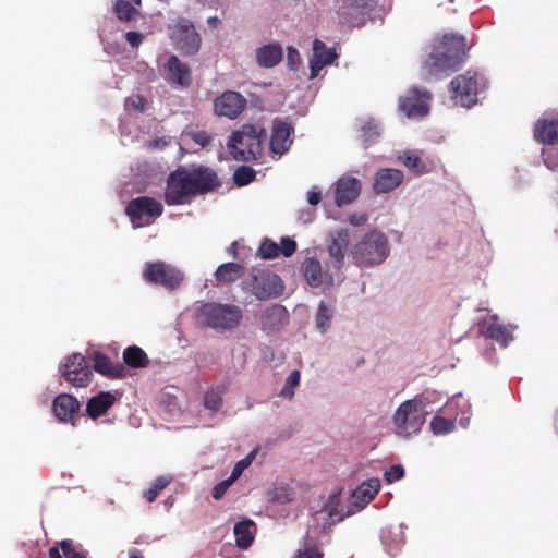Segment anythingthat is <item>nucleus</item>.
I'll return each mask as SVG.
<instances>
[{"instance_id": "f257e3e1", "label": "nucleus", "mask_w": 558, "mask_h": 558, "mask_svg": "<svg viewBox=\"0 0 558 558\" xmlns=\"http://www.w3.org/2000/svg\"><path fill=\"white\" fill-rule=\"evenodd\" d=\"M220 185L216 171L207 166H180L167 178L165 202L169 206L190 204L195 196L214 192Z\"/></svg>"}, {"instance_id": "f03ea898", "label": "nucleus", "mask_w": 558, "mask_h": 558, "mask_svg": "<svg viewBox=\"0 0 558 558\" xmlns=\"http://www.w3.org/2000/svg\"><path fill=\"white\" fill-rule=\"evenodd\" d=\"M266 137L267 132L264 126L258 124H244L240 130L232 132L227 147L234 160H257L263 155V145Z\"/></svg>"}, {"instance_id": "7ed1b4c3", "label": "nucleus", "mask_w": 558, "mask_h": 558, "mask_svg": "<svg viewBox=\"0 0 558 558\" xmlns=\"http://www.w3.org/2000/svg\"><path fill=\"white\" fill-rule=\"evenodd\" d=\"M389 254L386 235L377 230L366 233L352 248V257L359 266L381 264Z\"/></svg>"}, {"instance_id": "20e7f679", "label": "nucleus", "mask_w": 558, "mask_h": 558, "mask_svg": "<svg viewBox=\"0 0 558 558\" xmlns=\"http://www.w3.org/2000/svg\"><path fill=\"white\" fill-rule=\"evenodd\" d=\"M199 315L204 324L218 331L231 330L242 320V311L233 304L206 303L201 307Z\"/></svg>"}, {"instance_id": "39448f33", "label": "nucleus", "mask_w": 558, "mask_h": 558, "mask_svg": "<svg viewBox=\"0 0 558 558\" xmlns=\"http://www.w3.org/2000/svg\"><path fill=\"white\" fill-rule=\"evenodd\" d=\"M425 407L421 400L411 399L402 402L393 414L397 433L410 436L421 430L425 422Z\"/></svg>"}, {"instance_id": "423d86ee", "label": "nucleus", "mask_w": 558, "mask_h": 558, "mask_svg": "<svg viewBox=\"0 0 558 558\" xmlns=\"http://www.w3.org/2000/svg\"><path fill=\"white\" fill-rule=\"evenodd\" d=\"M244 284L258 300L276 299L284 291L281 278L268 269H254Z\"/></svg>"}, {"instance_id": "0eeeda50", "label": "nucleus", "mask_w": 558, "mask_h": 558, "mask_svg": "<svg viewBox=\"0 0 558 558\" xmlns=\"http://www.w3.org/2000/svg\"><path fill=\"white\" fill-rule=\"evenodd\" d=\"M485 87L484 78L472 71L460 74L450 82L452 97L457 102L466 108L477 102L480 90Z\"/></svg>"}, {"instance_id": "6e6552de", "label": "nucleus", "mask_w": 558, "mask_h": 558, "mask_svg": "<svg viewBox=\"0 0 558 558\" xmlns=\"http://www.w3.org/2000/svg\"><path fill=\"white\" fill-rule=\"evenodd\" d=\"M163 213V206L157 199L149 196H140L130 201L125 207L133 227L150 225Z\"/></svg>"}, {"instance_id": "1a4fd4ad", "label": "nucleus", "mask_w": 558, "mask_h": 558, "mask_svg": "<svg viewBox=\"0 0 558 558\" xmlns=\"http://www.w3.org/2000/svg\"><path fill=\"white\" fill-rule=\"evenodd\" d=\"M143 278L148 283L161 286L168 290H174L183 281L184 275L170 264L154 262L145 264Z\"/></svg>"}, {"instance_id": "9d476101", "label": "nucleus", "mask_w": 558, "mask_h": 558, "mask_svg": "<svg viewBox=\"0 0 558 558\" xmlns=\"http://www.w3.org/2000/svg\"><path fill=\"white\" fill-rule=\"evenodd\" d=\"M170 38L175 47L186 56H194L201 48L202 38L192 22L185 19L178 20L171 26Z\"/></svg>"}, {"instance_id": "9b49d317", "label": "nucleus", "mask_w": 558, "mask_h": 558, "mask_svg": "<svg viewBox=\"0 0 558 558\" xmlns=\"http://www.w3.org/2000/svg\"><path fill=\"white\" fill-rule=\"evenodd\" d=\"M61 377L74 387H87L92 381V372L81 353L69 355L60 367Z\"/></svg>"}, {"instance_id": "f8f14e48", "label": "nucleus", "mask_w": 558, "mask_h": 558, "mask_svg": "<svg viewBox=\"0 0 558 558\" xmlns=\"http://www.w3.org/2000/svg\"><path fill=\"white\" fill-rule=\"evenodd\" d=\"M366 0H337L336 11L343 24L361 26L366 19Z\"/></svg>"}, {"instance_id": "ddd939ff", "label": "nucleus", "mask_w": 558, "mask_h": 558, "mask_svg": "<svg viewBox=\"0 0 558 558\" xmlns=\"http://www.w3.org/2000/svg\"><path fill=\"white\" fill-rule=\"evenodd\" d=\"M423 66L428 76L439 77L448 71H457L461 68L457 57H450L438 46L425 59Z\"/></svg>"}, {"instance_id": "4468645a", "label": "nucleus", "mask_w": 558, "mask_h": 558, "mask_svg": "<svg viewBox=\"0 0 558 558\" xmlns=\"http://www.w3.org/2000/svg\"><path fill=\"white\" fill-rule=\"evenodd\" d=\"M430 94L426 90L412 88L409 95L400 99L399 109L408 117H424L428 113Z\"/></svg>"}, {"instance_id": "2eb2a0df", "label": "nucleus", "mask_w": 558, "mask_h": 558, "mask_svg": "<svg viewBox=\"0 0 558 558\" xmlns=\"http://www.w3.org/2000/svg\"><path fill=\"white\" fill-rule=\"evenodd\" d=\"M246 106V99L238 92L227 90L214 101V109L219 117L238 118Z\"/></svg>"}, {"instance_id": "dca6fc26", "label": "nucleus", "mask_w": 558, "mask_h": 558, "mask_svg": "<svg viewBox=\"0 0 558 558\" xmlns=\"http://www.w3.org/2000/svg\"><path fill=\"white\" fill-rule=\"evenodd\" d=\"M293 132L294 128L292 124L275 119L269 143L271 151L279 156L286 154L292 144L291 135Z\"/></svg>"}, {"instance_id": "f3484780", "label": "nucleus", "mask_w": 558, "mask_h": 558, "mask_svg": "<svg viewBox=\"0 0 558 558\" xmlns=\"http://www.w3.org/2000/svg\"><path fill=\"white\" fill-rule=\"evenodd\" d=\"M80 409V401L70 393H60L52 401V411L61 423H71L74 426Z\"/></svg>"}, {"instance_id": "a211bd4d", "label": "nucleus", "mask_w": 558, "mask_h": 558, "mask_svg": "<svg viewBox=\"0 0 558 558\" xmlns=\"http://www.w3.org/2000/svg\"><path fill=\"white\" fill-rule=\"evenodd\" d=\"M289 323V313L283 305L266 307L260 315L262 329L268 333L282 329Z\"/></svg>"}, {"instance_id": "6ab92c4d", "label": "nucleus", "mask_w": 558, "mask_h": 558, "mask_svg": "<svg viewBox=\"0 0 558 558\" xmlns=\"http://www.w3.org/2000/svg\"><path fill=\"white\" fill-rule=\"evenodd\" d=\"M89 360L94 362L93 368L98 374L111 379H121L125 376V366L121 363H112L109 356L99 351L89 354Z\"/></svg>"}, {"instance_id": "aec40b11", "label": "nucleus", "mask_w": 558, "mask_h": 558, "mask_svg": "<svg viewBox=\"0 0 558 558\" xmlns=\"http://www.w3.org/2000/svg\"><path fill=\"white\" fill-rule=\"evenodd\" d=\"M165 69L168 73V81L183 88H187L191 86L193 78L191 69L187 64L183 63L177 56H171L167 63L165 64Z\"/></svg>"}, {"instance_id": "412c9836", "label": "nucleus", "mask_w": 558, "mask_h": 558, "mask_svg": "<svg viewBox=\"0 0 558 558\" xmlns=\"http://www.w3.org/2000/svg\"><path fill=\"white\" fill-rule=\"evenodd\" d=\"M403 181V172L398 169L384 168L375 174L373 189L375 193H388L397 189Z\"/></svg>"}, {"instance_id": "4be33fe9", "label": "nucleus", "mask_w": 558, "mask_h": 558, "mask_svg": "<svg viewBox=\"0 0 558 558\" xmlns=\"http://www.w3.org/2000/svg\"><path fill=\"white\" fill-rule=\"evenodd\" d=\"M361 191V183L351 177L340 178L336 183L335 201L338 206L352 203Z\"/></svg>"}, {"instance_id": "5701e85b", "label": "nucleus", "mask_w": 558, "mask_h": 558, "mask_svg": "<svg viewBox=\"0 0 558 558\" xmlns=\"http://www.w3.org/2000/svg\"><path fill=\"white\" fill-rule=\"evenodd\" d=\"M350 242V233L347 229H339L330 233L328 253L337 267H341Z\"/></svg>"}, {"instance_id": "b1692460", "label": "nucleus", "mask_w": 558, "mask_h": 558, "mask_svg": "<svg viewBox=\"0 0 558 558\" xmlns=\"http://www.w3.org/2000/svg\"><path fill=\"white\" fill-rule=\"evenodd\" d=\"M117 398L110 391H101L92 397L86 403V415L92 420H97L114 404Z\"/></svg>"}, {"instance_id": "393cba45", "label": "nucleus", "mask_w": 558, "mask_h": 558, "mask_svg": "<svg viewBox=\"0 0 558 558\" xmlns=\"http://www.w3.org/2000/svg\"><path fill=\"white\" fill-rule=\"evenodd\" d=\"M438 47L445 52H448L450 57H457L458 63L462 65L466 57V43L464 36L446 34L441 38Z\"/></svg>"}, {"instance_id": "a878e982", "label": "nucleus", "mask_w": 558, "mask_h": 558, "mask_svg": "<svg viewBox=\"0 0 558 558\" xmlns=\"http://www.w3.org/2000/svg\"><path fill=\"white\" fill-rule=\"evenodd\" d=\"M534 137L542 144H558V119H539L534 128Z\"/></svg>"}, {"instance_id": "bb28decb", "label": "nucleus", "mask_w": 558, "mask_h": 558, "mask_svg": "<svg viewBox=\"0 0 558 558\" xmlns=\"http://www.w3.org/2000/svg\"><path fill=\"white\" fill-rule=\"evenodd\" d=\"M380 483L378 478H369L363 482L352 494L353 505L363 508L378 494Z\"/></svg>"}, {"instance_id": "cd10ccee", "label": "nucleus", "mask_w": 558, "mask_h": 558, "mask_svg": "<svg viewBox=\"0 0 558 558\" xmlns=\"http://www.w3.org/2000/svg\"><path fill=\"white\" fill-rule=\"evenodd\" d=\"M256 62L263 68H274L283 57L282 47L279 44H268L256 49Z\"/></svg>"}, {"instance_id": "c85d7f7f", "label": "nucleus", "mask_w": 558, "mask_h": 558, "mask_svg": "<svg viewBox=\"0 0 558 558\" xmlns=\"http://www.w3.org/2000/svg\"><path fill=\"white\" fill-rule=\"evenodd\" d=\"M339 506L340 493L331 494L320 510L328 513V519L323 523L324 530L329 529L333 524L342 521L345 517L350 515L349 511L347 513H341Z\"/></svg>"}, {"instance_id": "c756f323", "label": "nucleus", "mask_w": 558, "mask_h": 558, "mask_svg": "<svg viewBox=\"0 0 558 558\" xmlns=\"http://www.w3.org/2000/svg\"><path fill=\"white\" fill-rule=\"evenodd\" d=\"M483 333L486 338L493 339L504 347L512 339L511 331L508 327L498 323L497 315L490 316V323H487Z\"/></svg>"}, {"instance_id": "7c9ffc66", "label": "nucleus", "mask_w": 558, "mask_h": 558, "mask_svg": "<svg viewBox=\"0 0 558 558\" xmlns=\"http://www.w3.org/2000/svg\"><path fill=\"white\" fill-rule=\"evenodd\" d=\"M245 268L238 263H226L220 265L215 277L220 284H230L235 282L244 275Z\"/></svg>"}, {"instance_id": "2f4dec72", "label": "nucleus", "mask_w": 558, "mask_h": 558, "mask_svg": "<svg viewBox=\"0 0 558 558\" xmlns=\"http://www.w3.org/2000/svg\"><path fill=\"white\" fill-rule=\"evenodd\" d=\"M302 271L306 282L314 288L323 283V271L318 259L308 257L302 264Z\"/></svg>"}, {"instance_id": "473e14b6", "label": "nucleus", "mask_w": 558, "mask_h": 558, "mask_svg": "<svg viewBox=\"0 0 558 558\" xmlns=\"http://www.w3.org/2000/svg\"><path fill=\"white\" fill-rule=\"evenodd\" d=\"M149 364L147 354L137 345H130L123 351V365L131 368H142Z\"/></svg>"}, {"instance_id": "72a5a7b5", "label": "nucleus", "mask_w": 558, "mask_h": 558, "mask_svg": "<svg viewBox=\"0 0 558 558\" xmlns=\"http://www.w3.org/2000/svg\"><path fill=\"white\" fill-rule=\"evenodd\" d=\"M252 526H254L252 520H244L235 524V544L239 548L247 549L252 545L254 541V535L251 531Z\"/></svg>"}, {"instance_id": "f704fd0d", "label": "nucleus", "mask_w": 558, "mask_h": 558, "mask_svg": "<svg viewBox=\"0 0 558 558\" xmlns=\"http://www.w3.org/2000/svg\"><path fill=\"white\" fill-rule=\"evenodd\" d=\"M170 476H159L157 477L151 487L144 492L143 496L148 502H153L157 499L158 495L161 490H163L170 483Z\"/></svg>"}, {"instance_id": "c9c22d12", "label": "nucleus", "mask_w": 558, "mask_h": 558, "mask_svg": "<svg viewBox=\"0 0 558 558\" xmlns=\"http://www.w3.org/2000/svg\"><path fill=\"white\" fill-rule=\"evenodd\" d=\"M280 255V245L265 238L258 247L257 256L262 259H274Z\"/></svg>"}, {"instance_id": "e433bc0d", "label": "nucleus", "mask_w": 558, "mask_h": 558, "mask_svg": "<svg viewBox=\"0 0 558 558\" xmlns=\"http://www.w3.org/2000/svg\"><path fill=\"white\" fill-rule=\"evenodd\" d=\"M332 319V311L320 302L316 314V327L320 332H325L329 327Z\"/></svg>"}, {"instance_id": "4c0bfd02", "label": "nucleus", "mask_w": 558, "mask_h": 558, "mask_svg": "<svg viewBox=\"0 0 558 558\" xmlns=\"http://www.w3.org/2000/svg\"><path fill=\"white\" fill-rule=\"evenodd\" d=\"M256 172L248 166H240L233 174V182L238 186H244L255 180Z\"/></svg>"}, {"instance_id": "58836bf2", "label": "nucleus", "mask_w": 558, "mask_h": 558, "mask_svg": "<svg viewBox=\"0 0 558 558\" xmlns=\"http://www.w3.org/2000/svg\"><path fill=\"white\" fill-rule=\"evenodd\" d=\"M403 165L415 174H423L427 172L426 165L412 151L404 153Z\"/></svg>"}, {"instance_id": "ea45409f", "label": "nucleus", "mask_w": 558, "mask_h": 558, "mask_svg": "<svg viewBox=\"0 0 558 558\" xmlns=\"http://www.w3.org/2000/svg\"><path fill=\"white\" fill-rule=\"evenodd\" d=\"M114 12L117 17L121 21H131L136 14L137 10L129 1L118 0L114 4Z\"/></svg>"}, {"instance_id": "a19ab883", "label": "nucleus", "mask_w": 558, "mask_h": 558, "mask_svg": "<svg viewBox=\"0 0 558 558\" xmlns=\"http://www.w3.org/2000/svg\"><path fill=\"white\" fill-rule=\"evenodd\" d=\"M301 374L299 371H292L286 379L284 386L280 391V396L286 399H292L294 396V388L300 384Z\"/></svg>"}, {"instance_id": "79ce46f5", "label": "nucleus", "mask_w": 558, "mask_h": 558, "mask_svg": "<svg viewBox=\"0 0 558 558\" xmlns=\"http://www.w3.org/2000/svg\"><path fill=\"white\" fill-rule=\"evenodd\" d=\"M454 428V424L452 421L447 420L442 416H434L430 422V429L434 434L440 435V434H447L452 432Z\"/></svg>"}, {"instance_id": "37998d69", "label": "nucleus", "mask_w": 558, "mask_h": 558, "mask_svg": "<svg viewBox=\"0 0 558 558\" xmlns=\"http://www.w3.org/2000/svg\"><path fill=\"white\" fill-rule=\"evenodd\" d=\"M313 51H314V57L317 58L320 61L326 59V57H330L331 58L330 59V64L337 58V54H336L335 50L327 48L325 43L319 40V39H315L314 40V43H313Z\"/></svg>"}, {"instance_id": "c03bdc74", "label": "nucleus", "mask_w": 558, "mask_h": 558, "mask_svg": "<svg viewBox=\"0 0 558 558\" xmlns=\"http://www.w3.org/2000/svg\"><path fill=\"white\" fill-rule=\"evenodd\" d=\"M256 453H257V449L253 450L244 459L236 462V464L234 465L232 473L230 475L231 481H235L241 476L243 471L252 464L253 460L255 459Z\"/></svg>"}, {"instance_id": "a18cd8bd", "label": "nucleus", "mask_w": 558, "mask_h": 558, "mask_svg": "<svg viewBox=\"0 0 558 558\" xmlns=\"http://www.w3.org/2000/svg\"><path fill=\"white\" fill-rule=\"evenodd\" d=\"M65 558H86V553L76 548L71 539H63L59 543Z\"/></svg>"}, {"instance_id": "49530a36", "label": "nucleus", "mask_w": 558, "mask_h": 558, "mask_svg": "<svg viewBox=\"0 0 558 558\" xmlns=\"http://www.w3.org/2000/svg\"><path fill=\"white\" fill-rule=\"evenodd\" d=\"M222 405V398L216 390H209L204 397V407L210 411H218Z\"/></svg>"}, {"instance_id": "de8ad7c7", "label": "nucleus", "mask_w": 558, "mask_h": 558, "mask_svg": "<svg viewBox=\"0 0 558 558\" xmlns=\"http://www.w3.org/2000/svg\"><path fill=\"white\" fill-rule=\"evenodd\" d=\"M362 132L366 142H373L380 134L379 124L374 120L366 121L362 126Z\"/></svg>"}, {"instance_id": "09e8293b", "label": "nucleus", "mask_w": 558, "mask_h": 558, "mask_svg": "<svg viewBox=\"0 0 558 558\" xmlns=\"http://www.w3.org/2000/svg\"><path fill=\"white\" fill-rule=\"evenodd\" d=\"M543 160L550 170L558 168V149L549 148L542 151Z\"/></svg>"}, {"instance_id": "8fccbe9b", "label": "nucleus", "mask_w": 558, "mask_h": 558, "mask_svg": "<svg viewBox=\"0 0 558 558\" xmlns=\"http://www.w3.org/2000/svg\"><path fill=\"white\" fill-rule=\"evenodd\" d=\"M404 476V469L401 464H395L385 472V478L388 483H393Z\"/></svg>"}, {"instance_id": "3c124183", "label": "nucleus", "mask_w": 558, "mask_h": 558, "mask_svg": "<svg viewBox=\"0 0 558 558\" xmlns=\"http://www.w3.org/2000/svg\"><path fill=\"white\" fill-rule=\"evenodd\" d=\"M287 62L291 70H298L301 64V56L296 48L292 46L287 48Z\"/></svg>"}, {"instance_id": "603ef678", "label": "nucleus", "mask_w": 558, "mask_h": 558, "mask_svg": "<svg viewBox=\"0 0 558 558\" xmlns=\"http://www.w3.org/2000/svg\"><path fill=\"white\" fill-rule=\"evenodd\" d=\"M330 57H326L323 61L318 60L313 56V59L310 61V68H311V78H315L318 76L322 69L326 65L330 64Z\"/></svg>"}, {"instance_id": "864d4df0", "label": "nucleus", "mask_w": 558, "mask_h": 558, "mask_svg": "<svg viewBox=\"0 0 558 558\" xmlns=\"http://www.w3.org/2000/svg\"><path fill=\"white\" fill-rule=\"evenodd\" d=\"M296 251V242L290 238H282L280 245V254L284 257L292 256Z\"/></svg>"}, {"instance_id": "5fc2aeb1", "label": "nucleus", "mask_w": 558, "mask_h": 558, "mask_svg": "<svg viewBox=\"0 0 558 558\" xmlns=\"http://www.w3.org/2000/svg\"><path fill=\"white\" fill-rule=\"evenodd\" d=\"M190 137L202 147H206L211 142V136L206 131H194L189 133Z\"/></svg>"}, {"instance_id": "6e6d98bb", "label": "nucleus", "mask_w": 558, "mask_h": 558, "mask_svg": "<svg viewBox=\"0 0 558 558\" xmlns=\"http://www.w3.org/2000/svg\"><path fill=\"white\" fill-rule=\"evenodd\" d=\"M294 558H323V553L317 547L299 549Z\"/></svg>"}, {"instance_id": "4d7b16f0", "label": "nucleus", "mask_w": 558, "mask_h": 558, "mask_svg": "<svg viewBox=\"0 0 558 558\" xmlns=\"http://www.w3.org/2000/svg\"><path fill=\"white\" fill-rule=\"evenodd\" d=\"M234 481H231V477H229L228 480L226 481H222L220 483H218L214 488H213V492H211V496L214 499L218 500L220 499L226 490L228 489V487L233 483Z\"/></svg>"}, {"instance_id": "13d9d810", "label": "nucleus", "mask_w": 558, "mask_h": 558, "mask_svg": "<svg viewBox=\"0 0 558 558\" xmlns=\"http://www.w3.org/2000/svg\"><path fill=\"white\" fill-rule=\"evenodd\" d=\"M125 39L132 48H138L143 43L144 36L140 32L130 31L125 34Z\"/></svg>"}, {"instance_id": "bf43d9fd", "label": "nucleus", "mask_w": 558, "mask_h": 558, "mask_svg": "<svg viewBox=\"0 0 558 558\" xmlns=\"http://www.w3.org/2000/svg\"><path fill=\"white\" fill-rule=\"evenodd\" d=\"M322 201V193L319 190H317L316 187L312 189L311 191H308L307 193V202L311 204V205H317L319 204Z\"/></svg>"}, {"instance_id": "052dcab7", "label": "nucleus", "mask_w": 558, "mask_h": 558, "mask_svg": "<svg viewBox=\"0 0 558 558\" xmlns=\"http://www.w3.org/2000/svg\"><path fill=\"white\" fill-rule=\"evenodd\" d=\"M367 221L366 215L352 214L349 216V222L353 226H363Z\"/></svg>"}, {"instance_id": "680f3d73", "label": "nucleus", "mask_w": 558, "mask_h": 558, "mask_svg": "<svg viewBox=\"0 0 558 558\" xmlns=\"http://www.w3.org/2000/svg\"><path fill=\"white\" fill-rule=\"evenodd\" d=\"M207 24L210 28H217L220 24V20L217 16H211L207 19Z\"/></svg>"}, {"instance_id": "e2e57ef3", "label": "nucleus", "mask_w": 558, "mask_h": 558, "mask_svg": "<svg viewBox=\"0 0 558 558\" xmlns=\"http://www.w3.org/2000/svg\"><path fill=\"white\" fill-rule=\"evenodd\" d=\"M146 105V100L143 96H137V104H134L135 108L140 111H144Z\"/></svg>"}, {"instance_id": "0e129e2a", "label": "nucleus", "mask_w": 558, "mask_h": 558, "mask_svg": "<svg viewBox=\"0 0 558 558\" xmlns=\"http://www.w3.org/2000/svg\"><path fill=\"white\" fill-rule=\"evenodd\" d=\"M49 558H62L58 547H51L49 549Z\"/></svg>"}, {"instance_id": "69168bd1", "label": "nucleus", "mask_w": 558, "mask_h": 558, "mask_svg": "<svg viewBox=\"0 0 558 558\" xmlns=\"http://www.w3.org/2000/svg\"><path fill=\"white\" fill-rule=\"evenodd\" d=\"M129 555H130V557H129V558H143V557L141 556L140 550H138V549H136V548H132V549L129 551Z\"/></svg>"}, {"instance_id": "338daca9", "label": "nucleus", "mask_w": 558, "mask_h": 558, "mask_svg": "<svg viewBox=\"0 0 558 558\" xmlns=\"http://www.w3.org/2000/svg\"><path fill=\"white\" fill-rule=\"evenodd\" d=\"M133 4L141 5L142 0H130Z\"/></svg>"}, {"instance_id": "774afa93", "label": "nucleus", "mask_w": 558, "mask_h": 558, "mask_svg": "<svg viewBox=\"0 0 558 558\" xmlns=\"http://www.w3.org/2000/svg\"><path fill=\"white\" fill-rule=\"evenodd\" d=\"M154 145L157 147L159 145V140L155 141Z\"/></svg>"}]
</instances>
